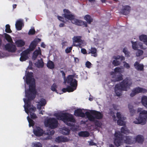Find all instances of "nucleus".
<instances>
[{"label":"nucleus","instance_id":"15","mask_svg":"<svg viewBox=\"0 0 147 147\" xmlns=\"http://www.w3.org/2000/svg\"><path fill=\"white\" fill-rule=\"evenodd\" d=\"M132 44V48L134 50H137L138 48L142 49H144L145 48L143 47L142 44L140 42H133L132 41H131Z\"/></svg>","mask_w":147,"mask_h":147},{"label":"nucleus","instance_id":"23","mask_svg":"<svg viewBox=\"0 0 147 147\" xmlns=\"http://www.w3.org/2000/svg\"><path fill=\"white\" fill-rule=\"evenodd\" d=\"M69 84L70 87H71L74 91L76 89L78 85V82L75 79H74Z\"/></svg>","mask_w":147,"mask_h":147},{"label":"nucleus","instance_id":"31","mask_svg":"<svg viewBox=\"0 0 147 147\" xmlns=\"http://www.w3.org/2000/svg\"><path fill=\"white\" fill-rule=\"evenodd\" d=\"M3 35L5 38L8 42L11 43L13 42L12 39L10 35L5 33H4Z\"/></svg>","mask_w":147,"mask_h":147},{"label":"nucleus","instance_id":"64","mask_svg":"<svg viewBox=\"0 0 147 147\" xmlns=\"http://www.w3.org/2000/svg\"><path fill=\"white\" fill-rule=\"evenodd\" d=\"M109 114L112 115L114 114V112L113 109H109Z\"/></svg>","mask_w":147,"mask_h":147},{"label":"nucleus","instance_id":"34","mask_svg":"<svg viewBox=\"0 0 147 147\" xmlns=\"http://www.w3.org/2000/svg\"><path fill=\"white\" fill-rule=\"evenodd\" d=\"M74 79L71 75H69L67 78V79L65 80L64 82V83H65L67 82L68 84H69Z\"/></svg>","mask_w":147,"mask_h":147},{"label":"nucleus","instance_id":"39","mask_svg":"<svg viewBox=\"0 0 147 147\" xmlns=\"http://www.w3.org/2000/svg\"><path fill=\"white\" fill-rule=\"evenodd\" d=\"M81 36H74L73 40L74 42H82V40L81 39Z\"/></svg>","mask_w":147,"mask_h":147},{"label":"nucleus","instance_id":"36","mask_svg":"<svg viewBox=\"0 0 147 147\" xmlns=\"http://www.w3.org/2000/svg\"><path fill=\"white\" fill-rule=\"evenodd\" d=\"M141 102L143 105L147 107V96H143L142 98Z\"/></svg>","mask_w":147,"mask_h":147},{"label":"nucleus","instance_id":"51","mask_svg":"<svg viewBox=\"0 0 147 147\" xmlns=\"http://www.w3.org/2000/svg\"><path fill=\"white\" fill-rule=\"evenodd\" d=\"M143 52L142 50H138L136 53V55L137 57L140 56L143 54Z\"/></svg>","mask_w":147,"mask_h":147},{"label":"nucleus","instance_id":"44","mask_svg":"<svg viewBox=\"0 0 147 147\" xmlns=\"http://www.w3.org/2000/svg\"><path fill=\"white\" fill-rule=\"evenodd\" d=\"M27 119L29 123V127H30L31 126H33L34 124V121L32 120L29 118L28 116L27 117Z\"/></svg>","mask_w":147,"mask_h":147},{"label":"nucleus","instance_id":"20","mask_svg":"<svg viewBox=\"0 0 147 147\" xmlns=\"http://www.w3.org/2000/svg\"><path fill=\"white\" fill-rule=\"evenodd\" d=\"M69 140V139L67 137L62 136H58L56 138L55 140V141L56 142L59 143L67 142Z\"/></svg>","mask_w":147,"mask_h":147},{"label":"nucleus","instance_id":"40","mask_svg":"<svg viewBox=\"0 0 147 147\" xmlns=\"http://www.w3.org/2000/svg\"><path fill=\"white\" fill-rule=\"evenodd\" d=\"M47 66L48 68L52 69L54 68V64L53 61L49 60L47 63Z\"/></svg>","mask_w":147,"mask_h":147},{"label":"nucleus","instance_id":"21","mask_svg":"<svg viewBox=\"0 0 147 147\" xmlns=\"http://www.w3.org/2000/svg\"><path fill=\"white\" fill-rule=\"evenodd\" d=\"M46 104V100L45 99L42 98L38 102L37 104V108L39 109H40L42 106H45Z\"/></svg>","mask_w":147,"mask_h":147},{"label":"nucleus","instance_id":"58","mask_svg":"<svg viewBox=\"0 0 147 147\" xmlns=\"http://www.w3.org/2000/svg\"><path fill=\"white\" fill-rule=\"evenodd\" d=\"M36 110V108L35 107H33L31 108H29V113L32 112V111H35Z\"/></svg>","mask_w":147,"mask_h":147},{"label":"nucleus","instance_id":"61","mask_svg":"<svg viewBox=\"0 0 147 147\" xmlns=\"http://www.w3.org/2000/svg\"><path fill=\"white\" fill-rule=\"evenodd\" d=\"M117 116L118 119L122 118L123 117H121V114L120 112H117Z\"/></svg>","mask_w":147,"mask_h":147},{"label":"nucleus","instance_id":"52","mask_svg":"<svg viewBox=\"0 0 147 147\" xmlns=\"http://www.w3.org/2000/svg\"><path fill=\"white\" fill-rule=\"evenodd\" d=\"M35 33V31L34 28L30 29L29 30L28 34L29 35H32L34 34Z\"/></svg>","mask_w":147,"mask_h":147},{"label":"nucleus","instance_id":"24","mask_svg":"<svg viewBox=\"0 0 147 147\" xmlns=\"http://www.w3.org/2000/svg\"><path fill=\"white\" fill-rule=\"evenodd\" d=\"M41 50L40 48H39V50L36 49L34 52L32 56V59L34 60H35L38 55H41Z\"/></svg>","mask_w":147,"mask_h":147},{"label":"nucleus","instance_id":"7","mask_svg":"<svg viewBox=\"0 0 147 147\" xmlns=\"http://www.w3.org/2000/svg\"><path fill=\"white\" fill-rule=\"evenodd\" d=\"M45 124L46 126L53 129L57 127L58 121L55 118H49L45 122Z\"/></svg>","mask_w":147,"mask_h":147},{"label":"nucleus","instance_id":"29","mask_svg":"<svg viewBox=\"0 0 147 147\" xmlns=\"http://www.w3.org/2000/svg\"><path fill=\"white\" fill-rule=\"evenodd\" d=\"M140 40L144 42L145 44L147 45V36L146 35L142 34L139 36Z\"/></svg>","mask_w":147,"mask_h":147},{"label":"nucleus","instance_id":"30","mask_svg":"<svg viewBox=\"0 0 147 147\" xmlns=\"http://www.w3.org/2000/svg\"><path fill=\"white\" fill-rule=\"evenodd\" d=\"M79 136L84 137H87L89 136V133L87 131H81L78 134Z\"/></svg>","mask_w":147,"mask_h":147},{"label":"nucleus","instance_id":"6","mask_svg":"<svg viewBox=\"0 0 147 147\" xmlns=\"http://www.w3.org/2000/svg\"><path fill=\"white\" fill-rule=\"evenodd\" d=\"M26 96L28 98L27 100L25 99H24V101L26 105L24 106V109L26 112L28 114L29 113L28 108L31 106L30 101L31 100H33L35 98V96H33L30 94L29 92V91L25 90Z\"/></svg>","mask_w":147,"mask_h":147},{"label":"nucleus","instance_id":"5","mask_svg":"<svg viewBox=\"0 0 147 147\" xmlns=\"http://www.w3.org/2000/svg\"><path fill=\"white\" fill-rule=\"evenodd\" d=\"M85 114L88 119L91 121H94L95 119H101L103 116L102 114L100 112L95 110H91L90 113L86 111Z\"/></svg>","mask_w":147,"mask_h":147},{"label":"nucleus","instance_id":"63","mask_svg":"<svg viewBox=\"0 0 147 147\" xmlns=\"http://www.w3.org/2000/svg\"><path fill=\"white\" fill-rule=\"evenodd\" d=\"M81 53L84 54H86L87 53V51L84 48H82L81 49Z\"/></svg>","mask_w":147,"mask_h":147},{"label":"nucleus","instance_id":"32","mask_svg":"<svg viewBox=\"0 0 147 147\" xmlns=\"http://www.w3.org/2000/svg\"><path fill=\"white\" fill-rule=\"evenodd\" d=\"M84 19L86 20L87 22L90 24L93 21V19L91 16L89 15H86L84 17Z\"/></svg>","mask_w":147,"mask_h":147},{"label":"nucleus","instance_id":"3","mask_svg":"<svg viewBox=\"0 0 147 147\" xmlns=\"http://www.w3.org/2000/svg\"><path fill=\"white\" fill-rule=\"evenodd\" d=\"M32 73H30L28 72L26 76V83L28 85H29V90L33 94L31 95L33 96H35L36 94V86L35 84V80L34 79L32 78Z\"/></svg>","mask_w":147,"mask_h":147},{"label":"nucleus","instance_id":"59","mask_svg":"<svg viewBox=\"0 0 147 147\" xmlns=\"http://www.w3.org/2000/svg\"><path fill=\"white\" fill-rule=\"evenodd\" d=\"M124 66L127 69H129L130 68V66L125 61L123 62Z\"/></svg>","mask_w":147,"mask_h":147},{"label":"nucleus","instance_id":"46","mask_svg":"<svg viewBox=\"0 0 147 147\" xmlns=\"http://www.w3.org/2000/svg\"><path fill=\"white\" fill-rule=\"evenodd\" d=\"M128 107L129 109V110L131 114V115L132 116H133L134 113H135L136 111L133 108H130V105L129 104L128 105Z\"/></svg>","mask_w":147,"mask_h":147},{"label":"nucleus","instance_id":"28","mask_svg":"<svg viewBox=\"0 0 147 147\" xmlns=\"http://www.w3.org/2000/svg\"><path fill=\"white\" fill-rule=\"evenodd\" d=\"M23 23L20 20H18L16 23L15 25L16 30H20L22 29V27Z\"/></svg>","mask_w":147,"mask_h":147},{"label":"nucleus","instance_id":"9","mask_svg":"<svg viewBox=\"0 0 147 147\" xmlns=\"http://www.w3.org/2000/svg\"><path fill=\"white\" fill-rule=\"evenodd\" d=\"M64 14L63 16L65 19L72 21L75 18V16L68 9H65L63 10Z\"/></svg>","mask_w":147,"mask_h":147},{"label":"nucleus","instance_id":"56","mask_svg":"<svg viewBox=\"0 0 147 147\" xmlns=\"http://www.w3.org/2000/svg\"><path fill=\"white\" fill-rule=\"evenodd\" d=\"M72 47H69L67 48L65 50V52L67 53H70L72 49Z\"/></svg>","mask_w":147,"mask_h":147},{"label":"nucleus","instance_id":"16","mask_svg":"<svg viewBox=\"0 0 147 147\" xmlns=\"http://www.w3.org/2000/svg\"><path fill=\"white\" fill-rule=\"evenodd\" d=\"M72 22V23L77 25L82 26L83 27H87L88 26L87 23L86 22L75 18Z\"/></svg>","mask_w":147,"mask_h":147},{"label":"nucleus","instance_id":"33","mask_svg":"<svg viewBox=\"0 0 147 147\" xmlns=\"http://www.w3.org/2000/svg\"><path fill=\"white\" fill-rule=\"evenodd\" d=\"M126 117H123L122 118L118 119L117 121V123L118 125L120 126H123L125 125V123L124 120L126 119Z\"/></svg>","mask_w":147,"mask_h":147},{"label":"nucleus","instance_id":"60","mask_svg":"<svg viewBox=\"0 0 147 147\" xmlns=\"http://www.w3.org/2000/svg\"><path fill=\"white\" fill-rule=\"evenodd\" d=\"M58 19V20L60 21L63 22L64 23H65V22L64 21V18L63 17L61 16H58L57 17Z\"/></svg>","mask_w":147,"mask_h":147},{"label":"nucleus","instance_id":"25","mask_svg":"<svg viewBox=\"0 0 147 147\" xmlns=\"http://www.w3.org/2000/svg\"><path fill=\"white\" fill-rule=\"evenodd\" d=\"M35 65L38 68L43 67L44 66L43 59L42 58H40V60H38L37 62L35 63Z\"/></svg>","mask_w":147,"mask_h":147},{"label":"nucleus","instance_id":"50","mask_svg":"<svg viewBox=\"0 0 147 147\" xmlns=\"http://www.w3.org/2000/svg\"><path fill=\"white\" fill-rule=\"evenodd\" d=\"M94 122L96 126L98 127H101V123L99 121L95 120V121Z\"/></svg>","mask_w":147,"mask_h":147},{"label":"nucleus","instance_id":"55","mask_svg":"<svg viewBox=\"0 0 147 147\" xmlns=\"http://www.w3.org/2000/svg\"><path fill=\"white\" fill-rule=\"evenodd\" d=\"M41 41V39L39 38H36L35 39L32 41L36 45L39 42Z\"/></svg>","mask_w":147,"mask_h":147},{"label":"nucleus","instance_id":"45","mask_svg":"<svg viewBox=\"0 0 147 147\" xmlns=\"http://www.w3.org/2000/svg\"><path fill=\"white\" fill-rule=\"evenodd\" d=\"M70 130L69 129L67 128H65L63 130V133L64 135H67L69 134Z\"/></svg>","mask_w":147,"mask_h":147},{"label":"nucleus","instance_id":"27","mask_svg":"<svg viewBox=\"0 0 147 147\" xmlns=\"http://www.w3.org/2000/svg\"><path fill=\"white\" fill-rule=\"evenodd\" d=\"M135 140L139 143L142 144L144 141V137L141 135H138L136 138Z\"/></svg>","mask_w":147,"mask_h":147},{"label":"nucleus","instance_id":"13","mask_svg":"<svg viewBox=\"0 0 147 147\" xmlns=\"http://www.w3.org/2000/svg\"><path fill=\"white\" fill-rule=\"evenodd\" d=\"M122 8L120 9V11L122 14L126 15L128 14L131 10V7L128 5H122Z\"/></svg>","mask_w":147,"mask_h":147},{"label":"nucleus","instance_id":"62","mask_svg":"<svg viewBox=\"0 0 147 147\" xmlns=\"http://www.w3.org/2000/svg\"><path fill=\"white\" fill-rule=\"evenodd\" d=\"M60 72L62 74V77H63L64 80H65L66 79V77L65 76V74L64 72L62 70H61Z\"/></svg>","mask_w":147,"mask_h":147},{"label":"nucleus","instance_id":"17","mask_svg":"<svg viewBox=\"0 0 147 147\" xmlns=\"http://www.w3.org/2000/svg\"><path fill=\"white\" fill-rule=\"evenodd\" d=\"M123 138L124 143L127 144H131L135 142L134 139L131 136H123Z\"/></svg>","mask_w":147,"mask_h":147},{"label":"nucleus","instance_id":"42","mask_svg":"<svg viewBox=\"0 0 147 147\" xmlns=\"http://www.w3.org/2000/svg\"><path fill=\"white\" fill-rule=\"evenodd\" d=\"M5 32L7 33H11L12 32L10 29V26L9 24L6 25Z\"/></svg>","mask_w":147,"mask_h":147},{"label":"nucleus","instance_id":"38","mask_svg":"<svg viewBox=\"0 0 147 147\" xmlns=\"http://www.w3.org/2000/svg\"><path fill=\"white\" fill-rule=\"evenodd\" d=\"M36 46V45L32 41L29 46V48L27 49H29V52H30V51H34Z\"/></svg>","mask_w":147,"mask_h":147},{"label":"nucleus","instance_id":"10","mask_svg":"<svg viewBox=\"0 0 147 147\" xmlns=\"http://www.w3.org/2000/svg\"><path fill=\"white\" fill-rule=\"evenodd\" d=\"M113 58L115 60L113 61L112 64L115 66L120 65L121 62L125 60L124 57L122 56H115L113 57Z\"/></svg>","mask_w":147,"mask_h":147},{"label":"nucleus","instance_id":"43","mask_svg":"<svg viewBox=\"0 0 147 147\" xmlns=\"http://www.w3.org/2000/svg\"><path fill=\"white\" fill-rule=\"evenodd\" d=\"M123 76L122 74L116 77L113 81L115 82H118L122 80H123Z\"/></svg>","mask_w":147,"mask_h":147},{"label":"nucleus","instance_id":"8","mask_svg":"<svg viewBox=\"0 0 147 147\" xmlns=\"http://www.w3.org/2000/svg\"><path fill=\"white\" fill-rule=\"evenodd\" d=\"M114 144L117 147H119L121 145L122 140H123V135L119 132H116L114 134Z\"/></svg>","mask_w":147,"mask_h":147},{"label":"nucleus","instance_id":"47","mask_svg":"<svg viewBox=\"0 0 147 147\" xmlns=\"http://www.w3.org/2000/svg\"><path fill=\"white\" fill-rule=\"evenodd\" d=\"M57 86L55 83H54L51 87V89L53 91L57 92V90L56 88H57Z\"/></svg>","mask_w":147,"mask_h":147},{"label":"nucleus","instance_id":"1","mask_svg":"<svg viewBox=\"0 0 147 147\" xmlns=\"http://www.w3.org/2000/svg\"><path fill=\"white\" fill-rule=\"evenodd\" d=\"M132 84V81L130 77H127L121 81L120 84L115 85V91L117 96L121 95V92L123 91H127L129 89Z\"/></svg>","mask_w":147,"mask_h":147},{"label":"nucleus","instance_id":"57","mask_svg":"<svg viewBox=\"0 0 147 147\" xmlns=\"http://www.w3.org/2000/svg\"><path fill=\"white\" fill-rule=\"evenodd\" d=\"M91 63L89 61H86L85 64L86 67L89 68L91 67Z\"/></svg>","mask_w":147,"mask_h":147},{"label":"nucleus","instance_id":"2","mask_svg":"<svg viewBox=\"0 0 147 147\" xmlns=\"http://www.w3.org/2000/svg\"><path fill=\"white\" fill-rule=\"evenodd\" d=\"M55 116L57 119L62 121L70 126H71L72 124L70 123H68L69 122L75 123L76 121L74 116L67 113H62L61 114L57 113L55 114Z\"/></svg>","mask_w":147,"mask_h":147},{"label":"nucleus","instance_id":"37","mask_svg":"<svg viewBox=\"0 0 147 147\" xmlns=\"http://www.w3.org/2000/svg\"><path fill=\"white\" fill-rule=\"evenodd\" d=\"M96 52L97 50L94 47H91L90 50V52H89L88 54L91 53L92 54H93V55H92V56H93L95 57L97 56Z\"/></svg>","mask_w":147,"mask_h":147},{"label":"nucleus","instance_id":"54","mask_svg":"<svg viewBox=\"0 0 147 147\" xmlns=\"http://www.w3.org/2000/svg\"><path fill=\"white\" fill-rule=\"evenodd\" d=\"M29 113H30L31 118L32 119H34L37 117L36 114L32 112H30Z\"/></svg>","mask_w":147,"mask_h":147},{"label":"nucleus","instance_id":"4","mask_svg":"<svg viewBox=\"0 0 147 147\" xmlns=\"http://www.w3.org/2000/svg\"><path fill=\"white\" fill-rule=\"evenodd\" d=\"M138 113H140L139 116L136 118L134 123L136 124H141L144 125L146 123L147 119V111L143 110L142 108H138L137 110Z\"/></svg>","mask_w":147,"mask_h":147},{"label":"nucleus","instance_id":"26","mask_svg":"<svg viewBox=\"0 0 147 147\" xmlns=\"http://www.w3.org/2000/svg\"><path fill=\"white\" fill-rule=\"evenodd\" d=\"M15 43L17 47H23L25 44V42L24 40L21 39L18 40L16 41Z\"/></svg>","mask_w":147,"mask_h":147},{"label":"nucleus","instance_id":"11","mask_svg":"<svg viewBox=\"0 0 147 147\" xmlns=\"http://www.w3.org/2000/svg\"><path fill=\"white\" fill-rule=\"evenodd\" d=\"M146 90L145 89L139 87L134 88L130 94V96L133 97L136 94L140 93H144L146 92Z\"/></svg>","mask_w":147,"mask_h":147},{"label":"nucleus","instance_id":"18","mask_svg":"<svg viewBox=\"0 0 147 147\" xmlns=\"http://www.w3.org/2000/svg\"><path fill=\"white\" fill-rule=\"evenodd\" d=\"M30 53L29 49H26L21 53L20 60L21 61H26L28 58V55Z\"/></svg>","mask_w":147,"mask_h":147},{"label":"nucleus","instance_id":"22","mask_svg":"<svg viewBox=\"0 0 147 147\" xmlns=\"http://www.w3.org/2000/svg\"><path fill=\"white\" fill-rule=\"evenodd\" d=\"M134 65L135 68L138 71H142L144 70L143 65L140 64L138 61L136 62Z\"/></svg>","mask_w":147,"mask_h":147},{"label":"nucleus","instance_id":"12","mask_svg":"<svg viewBox=\"0 0 147 147\" xmlns=\"http://www.w3.org/2000/svg\"><path fill=\"white\" fill-rule=\"evenodd\" d=\"M33 132L35 136L39 137L42 136L45 132L41 127H36L33 129Z\"/></svg>","mask_w":147,"mask_h":147},{"label":"nucleus","instance_id":"53","mask_svg":"<svg viewBox=\"0 0 147 147\" xmlns=\"http://www.w3.org/2000/svg\"><path fill=\"white\" fill-rule=\"evenodd\" d=\"M114 71L115 73H121V68L120 67H116L114 69Z\"/></svg>","mask_w":147,"mask_h":147},{"label":"nucleus","instance_id":"35","mask_svg":"<svg viewBox=\"0 0 147 147\" xmlns=\"http://www.w3.org/2000/svg\"><path fill=\"white\" fill-rule=\"evenodd\" d=\"M62 91L64 93L66 92H73V90H72L71 87H70V86L69 85H67L66 88H63Z\"/></svg>","mask_w":147,"mask_h":147},{"label":"nucleus","instance_id":"48","mask_svg":"<svg viewBox=\"0 0 147 147\" xmlns=\"http://www.w3.org/2000/svg\"><path fill=\"white\" fill-rule=\"evenodd\" d=\"M123 52L124 53L125 57H128L130 56L129 53L127 51V48H124L123 50Z\"/></svg>","mask_w":147,"mask_h":147},{"label":"nucleus","instance_id":"14","mask_svg":"<svg viewBox=\"0 0 147 147\" xmlns=\"http://www.w3.org/2000/svg\"><path fill=\"white\" fill-rule=\"evenodd\" d=\"M5 48L6 50L11 53L15 52L16 50V48L15 45L9 43L6 44L5 46Z\"/></svg>","mask_w":147,"mask_h":147},{"label":"nucleus","instance_id":"19","mask_svg":"<svg viewBox=\"0 0 147 147\" xmlns=\"http://www.w3.org/2000/svg\"><path fill=\"white\" fill-rule=\"evenodd\" d=\"M74 115L77 117H84L85 113H83L82 110L80 109H78L75 110L74 112Z\"/></svg>","mask_w":147,"mask_h":147},{"label":"nucleus","instance_id":"49","mask_svg":"<svg viewBox=\"0 0 147 147\" xmlns=\"http://www.w3.org/2000/svg\"><path fill=\"white\" fill-rule=\"evenodd\" d=\"M33 147H42L41 144L39 142L34 143L32 144Z\"/></svg>","mask_w":147,"mask_h":147},{"label":"nucleus","instance_id":"41","mask_svg":"<svg viewBox=\"0 0 147 147\" xmlns=\"http://www.w3.org/2000/svg\"><path fill=\"white\" fill-rule=\"evenodd\" d=\"M121 132L122 133L127 134L129 132V131L125 127H122L121 129Z\"/></svg>","mask_w":147,"mask_h":147}]
</instances>
